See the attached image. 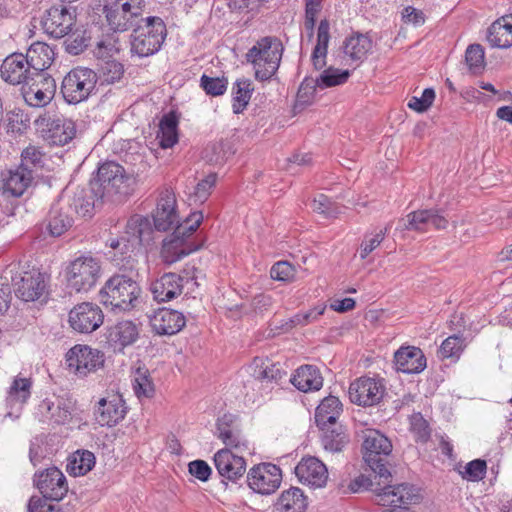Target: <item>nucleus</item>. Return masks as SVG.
I'll list each match as a JSON object with an SVG mask.
<instances>
[{"mask_svg":"<svg viewBox=\"0 0 512 512\" xmlns=\"http://www.w3.org/2000/svg\"><path fill=\"white\" fill-rule=\"evenodd\" d=\"M153 217V232L160 231L166 232L170 229H175L181 225L179 216L176 212V197L171 189H165L160 193Z\"/></svg>","mask_w":512,"mask_h":512,"instance_id":"4468645a","label":"nucleus"},{"mask_svg":"<svg viewBox=\"0 0 512 512\" xmlns=\"http://www.w3.org/2000/svg\"><path fill=\"white\" fill-rule=\"evenodd\" d=\"M97 82V72L87 67L77 66L64 76L61 93L67 103L78 104L96 94Z\"/></svg>","mask_w":512,"mask_h":512,"instance_id":"6e6552de","label":"nucleus"},{"mask_svg":"<svg viewBox=\"0 0 512 512\" xmlns=\"http://www.w3.org/2000/svg\"><path fill=\"white\" fill-rule=\"evenodd\" d=\"M397 371L406 374H418L426 368V357L423 351L414 346L401 347L394 354Z\"/></svg>","mask_w":512,"mask_h":512,"instance_id":"c85d7f7f","label":"nucleus"},{"mask_svg":"<svg viewBox=\"0 0 512 512\" xmlns=\"http://www.w3.org/2000/svg\"><path fill=\"white\" fill-rule=\"evenodd\" d=\"M22 96L25 100V102L31 106L36 108H42L45 107L50 103V101L53 99L54 95L46 93L42 91L41 89H35L32 87H28L26 85L22 86L21 88Z\"/></svg>","mask_w":512,"mask_h":512,"instance_id":"5fc2aeb1","label":"nucleus"},{"mask_svg":"<svg viewBox=\"0 0 512 512\" xmlns=\"http://www.w3.org/2000/svg\"><path fill=\"white\" fill-rule=\"evenodd\" d=\"M290 382L299 391L307 393L319 391L323 386V377L317 366L305 364L295 370Z\"/></svg>","mask_w":512,"mask_h":512,"instance_id":"c756f323","label":"nucleus"},{"mask_svg":"<svg viewBox=\"0 0 512 512\" xmlns=\"http://www.w3.org/2000/svg\"><path fill=\"white\" fill-rule=\"evenodd\" d=\"M228 86V80L225 77H210L203 74L200 78V87L209 96L223 95Z\"/></svg>","mask_w":512,"mask_h":512,"instance_id":"6e6d98bb","label":"nucleus"},{"mask_svg":"<svg viewBox=\"0 0 512 512\" xmlns=\"http://www.w3.org/2000/svg\"><path fill=\"white\" fill-rule=\"evenodd\" d=\"M202 221L201 211L192 212L181 225L174 229L170 238L163 241L160 257L164 264L171 265L203 246V243L196 244L194 240L188 239L198 229Z\"/></svg>","mask_w":512,"mask_h":512,"instance_id":"7ed1b4c3","label":"nucleus"},{"mask_svg":"<svg viewBox=\"0 0 512 512\" xmlns=\"http://www.w3.org/2000/svg\"><path fill=\"white\" fill-rule=\"evenodd\" d=\"M401 223L404 230L425 231L428 225L437 230L446 229L449 221L442 209L430 208L409 213Z\"/></svg>","mask_w":512,"mask_h":512,"instance_id":"6ab92c4d","label":"nucleus"},{"mask_svg":"<svg viewBox=\"0 0 512 512\" xmlns=\"http://www.w3.org/2000/svg\"><path fill=\"white\" fill-rule=\"evenodd\" d=\"M95 199L96 196L92 192V188L90 191H86L84 189L74 193V196L71 202L66 204V207H69V212L74 211L81 217H92L94 208H95Z\"/></svg>","mask_w":512,"mask_h":512,"instance_id":"a19ab883","label":"nucleus"},{"mask_svg":"<svg viewBox=\"0 0 512 512\" xmlns=\"http://www.w3.org/2000/svg\"><path fill=\"white\" fill-rule=\"evenodd\" d=\"M391 478L384 483L383 489H381L379 502L383 506L386 504H394L396 506L408 507L409 505H415L421 502L422 496L414 485L402 483L396 486L390 485Z\"/></svg>","mask_w":512,"mask_h":512,"instance_id":"412c9836","label":"nucleus"},{"mask_svg":"<svg viewBox=\"0 0 512 512\" xmlns=\"http://www.w3.org/2000/svg\"><path fill=\"white\" fill-rule=\"evenodd\" d=\"M178 123L179 119L175 112H169L162 116L157 132L161 148H172L178 142Z\"/></svg>","mask_w":512,"mask_h":512,"instance_id":"58836bf2","label":"nucleus"},{"mask_svg":"<svg viewBox=\"0 0 512 512\" xmlns=\"http://www.w3.org/2000/svg\"><path fill=\"white\" fill-rule=\"evenodd\" d=\"M487 41L491 47L506 49L512 46V23L502 17L487 30Z\"/></svg>","mask_w":512,"mask_h":512,"instance_id":"4c0bfd02","label":"nucleus"},{"mask_svg":"<svg viewBox=\"0 0 512 512\" xmlns=\"http://www.w3.org/2000/svg\"><path fill=\"white\" fill-rule=\"evenodd\" d=\"M330 38V23L327 19H322L318 25L317 42L311 54V61L316 70H322L326 67Z\"/></svg>","mask_w":512,"mask_h":512,"instance_id":"e433bc0d","label":"nucleus"},{"mask_svg":"<svg viewBox=\"0 0 512 512\" xmlns=\"http://www.w3.org/2000/svg\"><path fill=\"white\" fill-rule=\"evenodd\" d=\"M35 123L38 126H45L43 129L46 138L57 146H64L69 143L76 134L75 124L72 120L64 117L39 116Z\"/></svg>","mask_w":512,"mask_h":512,"instance_id":"f3484780","label":"nucleus"},{"mask_svg":"<svg viewBox=\"0 0 512 512\" xmlns=\"http://www.w3.org/2000/svg\"><path fill=\"white\" fill-rule=\"evenodd\" d=\"M362 448L363 459L370 470L375 473V478L386 483L389 478H392L388 468L393 448L391 441L379 431L369 430L365 435Z\"/></svg>","mask_w":512,"mask_h":512,"instance_id":"0eeeda50","label":"nucleus"},{"mask_svg":"<svg viewBox=\"0 0 512 512\" xmlns=\"http://www.w3.org/2000/svg\"><path fill=\"white\" fill-rule=\"evenodd\" d=\"M28 66L32 71H46L53 63L55 53L53 49L46 43H33L27 54Z\"/></svg>","mask_w":512,"mask_h":512,"instance_id":"c9c22d12","label":"nucleus"},{"mask_svg":"<svg viewBox=\"0 0 512 512\" xmlns=\"http://www.w3.org/2000/svg\"><path fill=\"white\" fill-rule=\"evenodd\" d=\"M141 287L130 274L117 273L111 276L100 290L101 302L112 309L130 311L140 303Z\"/></svg>","mask_w":512,"mask_h":512,"instance_id":"20e7f679","label":"nucleus"},{"mask_svg":"<svg viewBox=\"0 0 512 512\" xmlns=\"http://www.w3.org/2000/svg\"><path fill=\"white\" fill-rule=\"evenodd\" d=\"M127 413L122 396L114 394L108 399L102 398L95 410V419L101 426L112 427L124 419Z\"/></svg>","mask_w":512,"mask_h":512,"instance_id":"393cba45","label":"nucleus"},{"mask_svg":"<svg viewBox=\"0 0 512 512\" xmlns=\"http://www.w3.org/2000/svg\"><path fill=\"white\" fill-rule=\"evenodd\" d=\"M465 347V339L462 335H452L446 338L439 349L442 358L459 357Z\"/></svg>","mask_w":512,"mask_h":512,"instance_id":"4d7b16f0","label":"nucleus"},{"mask_svg":"<svg viewBox=\"0 0 512 512\" xmlns=\"http://www.w3.org/2000/svg\"><path fill=\"white\" fill-rule=\"evenodd\" d=\"M270 275L274 280L289 281L295 275V268L287 261H279L272 266Z\"/></svg>","mask_w":512,"mask_h":512,"instance_id":"774afa93","label":"nucleus"},{"mask_svg":"<svg viewBox=\"0 0 512 512\" xmlns=\"http://www.w3.org/2000/svg\"><path fill=\"white\" fill-rule=\"evenodd\" d=\"M101 266L92 256H81L70 262L66 269L68 287L76 292H87L97 282Z\"/></svg>","mask_w":512,"mask_h":512,"instance_id":"1a4fd4ad","label":"nucleus"},{"mask_svg":"<svg viewBox=\"0 0 512 512\" xmlns=\"http://www.w3.org/2000/svg\"><path fill=\"white\" fill-rule=\"evenodd\" d=\"M150 322L152 330L157 335L171 336L177 334L184 328L186 319L183 313L177 310L161 308L155 312Z\"/></svg>","mask_w":512,"mask_h":512,"instance_id":"bb28decb","label":"nucleus"},{"mask_svg":"<svg viewBox=\"0 0 512 512\" xmlns=\"http://www.w3.org/2000/svg\"><path fill=\"white\" fill-rule=\"evenodd\" d=\"M232 90L234 94L232 104L233 113L240 114L247 107L254 88L249 79H238L234 83Z\"/></svg>","mask_w":512,"mask_h":512,"instance_id":"c03bdc74","label":"nucleus"},{"mask_svg":"<svg viewBox=\"0 0 512 512\" xmlns=\"http://www.w3.org/2000/svg\"><path fill=\"white\" fill-rule=\"evenodd\" d=\"M131 177L124 167L114 161L102 163L90 187L97 200L121 201L132 192Z\"/></svg>","mask_w":512,"mask_h":512,"instance_id":"f03ea898","label":"nucleus"},{"mask_svg":"<svg viewBox=\"0 0 512 512\" xmlns=\"http://www.w3.org/2000/svg\"><path fill=\"white\" fill-rule=\"evenodd\" d=\"M104 13L110 29L114 32L127 31L137 24L128 14L113 3L104 6Z\"/></svg>","mask_w":512,"mask_h":512,"instance_id":"79ce46f5","label":"nucleus"},{"mask_svg":"<svg viewBox=\"0 0 512 512\" xmlns=\"http://www.w3.org/2000/svg\"><path fill=\"white\" fill-rule=\"evenodd\" d=\"M281 480V469L272 463L257 464L247 473L248 486L262 495L274 493L279 488Z\"/></svg>","mask_w":512,"mask_h":512,"instance_id":"9b49d317","label":"nucleus"},{"mask_svg":"<svg viewBox=\"0 0 512 512\" xmlns=\"http://www.w3.org/2000/svg\"><path fill=\"white\" fill-rule=\"evenodd\" d=\"M167 36V28L158 16L140 18L130 35L131 53L140 58L156 54Z\"/></svg>","mask_w":512,"mask_h":512,"instance_id":"39448f33","label":"nucleus"},{"mask_svg":"<svg viewBox=\"0 0 512 512\" xmlns=\"http://www.w3.org/2000/svg\"><path fill=\"white\" fill-rule=\"evenodd\" d=\"M465 61L472 73L482 72L485 67V53L482 45L470 44L465 52Z\"/></svg>","mask_w":512,"mask_h":512,"instance_id":"3c124183","label":"nucleus"},{"mask_svg":"<svg viewBox=\"0 0 512 512\" xmlns=\"http://www.w3.org/2000/svg\"><path fill=\"white\" fill-rule=\"evenodd\" d=\"M216 183V174L211 173L200 182L194 188V197L195 201H199L200 203L205 202L209 195L211 189L214 187Z\"/></svg>","mask_w":512,"mask_h":512,"instance_id":"338daca9","label":"nucleus"},{"mask_svg":"<svg viewBox=\"0 0 512 512\" xmlns=\"http://www.w3.org/2000/svg\"><path fill=\"white\" fill-rule=\"evenodd\" d=\"M24 85L53 95L56 91V82L47 71H32Z\"/></svg>","mask_w":512,"mask_h":512,"instance_id":"8fccbe9b","label":"nucleus"},{"mask_svg":"<svg viewBox=\"0 0 512 512\" xmlns=\"http://www.w3.org/2000/svg\"><path fill=\"white\" fill-rule=\"evenodd\" d=\"M32 382L28 378H15L6 397L7 407L18 405V410L29 399Z\"/></svg>","mask_w":512,"mask_h":512,"instance_id":"37998d69","label":"nucleus"},{"mask_svg":"<svg viewBox=\"0 0 512 512\" xmlns=\"http://www.w3.org/2000/svg\"><path fill=\"white\" fill-rule=\"evenodd\" d=\"M36 176L32 170L17 165L13 169L2 173L3 194L11 197H20L31 186Z\"/></svg>","mask_w":512,"mask_h":512,"instance_id":"a878e982","label":"nucleus"},{"mask_svg":"<svg viewBox=\"0 0 512 512\" xmlns=\"http://www.w3.org/2000/svg\"><path fill=\"white\" fill-rule=\"evenodd\" d=\"M385 388L381 382L369 378L361 377L350 384L349 398L352 403L359 406H373L383 398Z\"/></svg>","mask_w":512,"mask_h":512,"instance_id":"dca6fc26","label":"nucleus"},{"mask_svg":"<svg viewBox=\"0 0 512 512\" xmlns=\"http://www.w3.org/2000/svg\"><path fill=\"white\" fill-rule=\"evenodd\" d=\"M85 31L70 32L65 40L66 51L72 55L82 53L88 46L89 38L85 36Z\"/></svg>","mask_w":512,"mask_h":512,"instance_id":"bf43d9fd","label":"nucleus"},{"mask_svg":"<svg viewBox=\"0 0 512 512\" xmlns=\"http://www.w3.org/2000/svg\"><path fill=\"white\" fill-rule=\"evenodd\" d=\"M318 428L322 431L321 442L326 451L339 453L350 442V436L346 427L339 422Z\"/></svg>","mask_w":512,"mask_h":512,"instance_id":"7c9ffc66","label":"nucleus"},{"mask_svg":"<svg viewBox=\"0 0 512 512\" xmlns=\"http://www.w3.org/2000/svg\"><path fill=\"white\" fill-rule=\"evenodd\" d=\"M76 22V10L63 4L46 10L41 24L44 31L53 38L60 39L72 32Z\"/></svg>","mask_w":512,"mask_h":512,"instance_id":"9d476101","label":"nucleus"},{"mask_svg":"<svg viewBox=\"0 0 512 512\" xmlns=\"http://www.w3.org/2000/svg\"><path fill=\"white\" fill-rule=\"evenodd\" d=\"M152 223L148 217L135 214L131 216L125 227V235L110 238L107 245L111 248L109 254L118 266H128L133 269L134 251L138 246H149L153 242Z\"/></svg>","mask_w":512,"mask_h":512,"instance_id":"f257e3e1","label":"nucleus"},{"mask_svg":"<svg viewBox=\"0 0 512 512\" xmlns=\"http://www.w3.org/2000/svg\"><path fill=\"white\" fill-rule=\"evenodd\" d=\"M124 74V66L116 60L104 61L98 69V80L101 84H114L119 82Z\"/></svg>","mask_w":512,"mask_h":512,"instance_id":"49530a36","label":"nucleus"},{"mask_svg":"<svg viewBox=\"0 0 512 512\" xmlns=\"http://www.w3.org/2000/svg\"><path fill=\"white\" fill-rule=\"evenodd\" d=\"M409 422L415 441L423 444L427 443L431 437V428L422 414L420 412L413 413L409 418Z\"/></svg>","mask_w":512,"mask_h":512,"instance_id":"603ef678","label":"nucleus"},{"mask_svg":"<svg viewBox=\"0 0 512 512\" xmlns=\"http://www.w3.org/2000/svg\"><path fill=\"white\" fill-rule=\"evenodd\" d=\"M66 362L77 374L86 376L103 366L104 354L86 345H75L67 352Z\"/></svg>","mask_w":512,"mask_h":512,"instance_id":"f8f14e48","label":"nucleus"},{"mask_svg":"<svg viewBox=\"0 0 512 512\" xmlns=\"http://www.w3.org/2000/svg\"><path fill=\"white\" fill-rule=\"evenodd\" d=\"M214 465L217 472L224 480L236 483L244 476L246 471V460L232 452L229 448H223L214 455Z\"/></svg>","mask_w":512,"mask_h":512,"instance_id":"aec40b11","label":"nucleus"},{"mask_svg":"<svg viewBox=\"0 0 512 512\" xmlns=\"http://www.w3.org/2000/svg\"><path fill=\"white\" fill-rule=\"evenodd\" d=\"M284 51L281 40L275 36L260 38L246 53V61L255 69V78L267 81L277 72Z\"/></svg>","mask_w":512,"mask_h":512,"instance_id":"423d86ee","label":"nucleus"},{"mask_svg":"<svg viewBox=\"0 0 512 512\" xmlns=\"http://www.w3.org/2000/svg\"><path fill=\"white\" fill-rule=\"evenodd\" d=\"M33 480L44 499L60 501L68 492L66 477L57 467L35 473Z\"/></svg>","mask_w":512,"mask_h":512,"instance_id":"ddd939ff","label":"nucleus"},{"mask_svg":"<svg viewBox=\"0 0 512 512\" xmlns=\"http://www.w3.org/2000/svg\"><path fill=\"white\" fill-rule=\"evenodd\" d=\"M308 506L307 497L298 487L284 490L274 504L276 512H305Z\"/></svg>","mask_w":512,"mask_h":512,"instance_id":"72a5a7b5","label":"nucleus"},{"mask_svg":"<svg viewBox=\"0 0 512 512\" xmlns=\"http://www.w3.org/2000/svg\"><path fill=\"white\" fill-rule=\"evenodd\" d=\"M311 207L313 211L323 214L327 217L333 216L337 213V207L328 196L318 194L312 201Z\"/></svg>","mask_w":512,"mask_h":512,"instance_id":"69168bd1","label":"nucleus"},{"mask_svg":"<svg viewBox=\"0 0 512 512\" xmlns=\"http://www.w3.org/2000/svg\"><path fill=\"white\" fill-rule=\"evenodd\" d=\"M42 157L43 155L38 148L29 146L22 151L19 165L32 170V174L36 176L38 170L42 169L44 166Z\"/></svg>","mask_w":512,"mask_h":512,"instance_id":"864d4df0","label":"nucleus"},{"mask_svg":"<svg viewBox=\"0 0 512 512\" xmlns=\"http://www.w3.org/2000/svg\"><path fill=\"white\" fill-rule=\"evenodd\" d=\"M104 320L101 308L90 302L76 305L69 312V323L72 329L80 333H91L98 329Z\"/></svg>","mask_w":512,"mask_h":512,"instance_id":"2eb2a0df","label":"nucleus"},{"mask_svg":"<svg viewBox=\"0 0 512 512\" xmlns=\"http://www.w3.org/2000/svg\"><path fill=\"white\" fill-rule=\"evenodd\" d=\"M383 486L384 482L379 478L374 477V480H372L370 476L361 474L351 480L348 485V489L353 493H360L370 490L376 493V495L380 498V493L382 492L381 489H383Z\"/></svg>","mask_w":512,"mask_h":512,"instance_id":"09e8293b","label":"nucleus"},{"mask_svg":"<svg viewBox=\"0 0 512 512\" xmlns=\"http://www.w3.org/2000/svg\"><path fill=\"white\" fill-rule=\"evenodd\" d=\"M295 474L303 484L322 487L328 479L325 464L316 457L303 458L295 467Z\"/></svg>","mask_w":512,"mask_h":512,"instance_id":"cd10ccee","label":"nucleus"},{"mask_svg":"<svg viewBox=\"0 0 512 512\" xmlns=\"http://www.w3.org/2000/svg\"><path fill=\"white\" fill-rule=\"evenodd\" d=\"M140 329L131 320L119 321L107 328L106 342L114 352L123 353L124 349L133 345L139 338Z\"/></svg>","mask_w":512,"mask_h":512,"instance_id":"4be33fe9","label":"nucleus"},{"mask_svg":"<svg viewBox=\"0 0 512 512\" xmlns=\"http://www.w3.org/2000/svg\"><path fill=\"white\" fill-rule=\"evenodd\" d=\"M343 412V404L338 397L329 395L321 400L315 410V423L317 427L338 422Z\"/></svg>","mask_w":512,"mask_h":512,"instance_id":"473e14b6","label":"nucleus"},{"mask_svg":"<svg viewBox=\"0 0 512 512\" xmlns=\"http://www.w3.org/2000/svg\"><path fill=\"white\" fill-rule=\"evenodd\" d=\"M435 100V91L433 88L423 90L421 97L412 96L408 101V107L418 113L427 111Z\"/></svg>","mask_w":512,"mask_h":512,"instance_id":"052dcab7","label":"nucleus"},{"mask_svg":"<svg viewBox=\"0 0 512 512\" xmlns=\"http://www.w3.org/2000/svg\"><path fill=\"white\" fill-rule=\"evenodd\" d=\"M318 87L317 79H313L312 77H305L301 82L300 87L297 92V102L295 107L298 106H307L312 103V100L316 93V88Z\"/></svg>","mask_w":512,"mask_h":512,"instance_id":"13d9d810","label":"nucleus"},{"mask_svg":"<svg viewBox=\"0 0 512 512\" xmlns=\"http://www.w3.org/2000/svg\"><path fill=\"white\" fill-rule=\"evenodd\" d=\"M188 281V277L167 272L151 283L150 291L157 302H169L182 294L184 282Z\"/></svg>","mask_w":512,"mask_h":512,"instance_id":"5701e85b","label":"nucleus"},{"mask_svg":"<svg viewBox=\"0 0 512 512\" xmlns=\"http://www.w3.org/2000/svg\"><path fill=\"white\" fill-rule=\"evenodd\" d=\"M112 3L128 14L135 22H139L138 18L142 15L145 7L144 0H116Z\"/></svg>","mask_w":512,"mask_h":512,"instance_id":"680f3d73","label":"nucleus"},{"mask_svg":"<svg viewBox=\"0 0 512 512\" xmlns=\"http://www.w3.org/2000/svg\"><path fill=\"white\" fill-rule=\"evenodd\" d=\"M12 280L14 282L15 295L25 302L36 301L46 292L47 283L45 275L36 269L23 272L19 280L17 278Z\"/></svg>","mask_w":512,"mask_h":512,"instance_id":"a211bd4d","label":"nucleus"},{"mask_svg":"<svg viewBox=\"0 0 512 512\" xmlns=\"http://www.w3.org/2000/svg\"><path fill=\"white\" fill-rule=\"evenodd\" d=\"M138 377L135 378L134 390L138 397H152L155 389L152 381L149 378L148 370L141 371L138 369L137 371Z\"/></svg>","mask_w":512,"mask_h":512,"instance_id":"e2e57ef3","label":"nucleus"},{"mask_svg":"<svg viewBox=\"0 0 512 512\" xmlns=\"http://www.w3.org/2000/svg\"><path fill=\"white\" fill-rule=\"evenodd\" d=\"M486 470V461L475 459L467 463L463 477L473 482L480 481L485 477Z\"/></svg>","mask_w":512,"mask_h":512,"instance_id":"0e129e2a","label":"nucleus"},{"mask_svg":"<svg viewBox=\"0 0 512 512\" xmlns=\"http://www.w3.org/2000/svg\"><path fill=\"white\" fill-rule=\"evenodd\" d=\"M95 465V456L88 450L77 451L67 465L68 471L74 476L87 474Z\"/></svg>","mask_w":512,"mask_h":512,"instance_id":"a18cd8bd","label":"nucleus"},{"mask_svg":"<svg viewBox=\"0 0 512 512\" xmlns=\"http://www.w3.org/2000/svg\"><path fill=\"white\" fill-rule=\"evenodd\" d=\"M350 77L349 70H340L334 67H328L322 71L317 78L319 88H330L347 82Z\"/></svg>","mask_w":512,"mask_h":512,"instance_id":"de8ad7c7","label":"nucleus"},{"mask_svg":"<svg viewBox=\"0 0 512 512\" xmlns=\"http://www.w3.org/2000/svg\"><path fill=\"white\" fill-rule=\"evenodd\" d=\"M73 217L69 212V207H66L62 202H57L52 205L49 216L47 229L53 237H59L67 232L73 225Z\"/></svg>","mask_w":512,"mask_h":512,"instance_id":"2f4dec72","label":"nucleus"},{"mask_svg":"<svg viewBox=\"0 0 512 512\" xmlns=\"http://www.w3.org/2000/svg\"><path fill=\"white\" fill-rule=\"evenodd\" d=\"M51 420L58 425H63L72 419L74 402L70 398L56 397L54 401H44Z\"/></svg>","mask_w":512,"mask_h":512,"instance_id":"ea45409f","label":"nucleus"},{"mask_svg":"<svg viewBox=\"0 0 512 512\" xmlns=\"http://www.w3.org/2000/svg\"><path fill=\"white\" fill-rule=\"evenodd\" d=\"M31 72L27 57L17 52L8 55L0 66L1 79L14 86L20 84L24 86Z\"/></svg>","mask_w":512,"mask_h":512,"instance_id":"b1692460","label":"nucleus"},{"mask_svg":"<svg viewBox=\"0 0 512 512\" xmlns=\"http://www.w3.org/2000/svg\"><path fill=\"white\" fill-rule=\"evenodd\" d=\"M373 42L368 34L355 32L343 41V53L352 61L362 62L372 49Z\"/></svg>","mask_w":512,"mask_h":512,"instance_id":"f704fd0d","label":"nucleus"}]
</instances>
